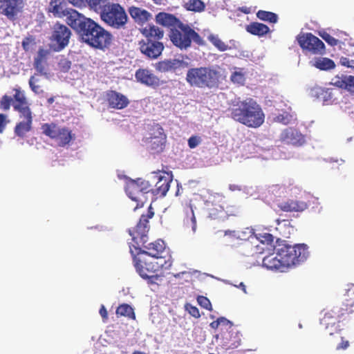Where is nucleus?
Listing matches in <instances>:
<instances>
[{
  "label": "nucleus",
  "instance_id": "1",
  "mask_svg": "<svg viewBox=\"0 0 354 354\" xmlns=\"http://www.w3.org/2000/svg\"><path fill=\"white\" fill-rule=\"evenodd\" d=\"M71 28L83 42L93 48L103 50L112 42L113 37L109 31L82 13Z\"/></svg>",
  "mask_w": 354,
  "mask_h": 354
},
{
  "label": "nucleus",
  "instance_id": "2",
  "mask_svg": "<svg viewBox=\"0 0 354 354\" xmlns=\"http://www.w3.org/2000/svg\"><path fill=\"white\" fill-rule=\"evenodd\" d=\"M229 115L235 121L249 127L259 128L265 121V114L261 106L252 98L232 100L227 109Z\"/></svg>",
  "mask_w": 354,
  "mask_h": 354
},
{
  "label": "nucleus",
  "instance_id": "3",
  "mask_svg": "<svg viewBox=\"0 0 354 354\" xmlns=\"http://www.w3.org/2000/svg\"><path fill=\"white\" fill-rule=\"evenodd\" d=\"M133 264L137 272L144 279L147 280L149 285L158 284L161 276L157 272L162 269H169L172 264L171 257L167 259H145L140 260L136 257H133Z\"/></svg>",
  "mask_w": 354,
  "mask_h": 354
},
{
  "label": "nucleus",
  "instance_id": "4",
  "mask_svg": "<svg viewBox=\"0 0 354 354\" xmlns=\"http://www.w3.org/2000/svg\"><path fill=\"white\" fill-rule=\"evenodd\" d=\"M169 37L171 43L180 50H187L189 48L192 41L198 45L204 44L201 36L189 25L183 22L176 28L169 30Z\"/></svg>",
  "mask_w": 354,
  "mask_h": 354
},
{
  "label": "nucleus",
  "instance_id": "5",
  "mask_svg": "<svg viewBox=\"0 0 354 354\" xmlns=\"http://www.w3.org/2000/svg\"><path fill=\"white\" fill-rule=\"evenodd\" d=\"M278 257L281 258L286 270L304 262L308 256V247L306 244L290 245L282 243L278 245Z\"/></svg>",
  "mask_w": 354,
  "mask_h": 354
},
{
  "label": "nucleus",
  "instance_id": "6",
  "mask_svg": "<svg viewBox=\"0 0 354 354\" xmlns=\"http://www.w3.org/2000/svg\"><path fill=\"white\" fill-rule=\"evenodd\" d=\"M218 71L210 67L192 68L187 71V82L198 88H212L218 84Z\"/></svg>",
  "mask_w": 354,
  "mask_h": 354
},
{
  "label": "nucleus",
  "instance_id": "7",
  "mask_svg": "<svg viewBox=\"0 0 354 354\" xmlns=\"http://www.w3.org/2000/svg\"><path fill=\"white\" fill-rule=\"evenodd\" d=\"M151 191V183L149 180L142 178L129 180L126 185L125 192L127 196L137 203L135 209L143 207L147 201V194Z\"/></svg>",
  "mask_w": 354,
  "mask_h": 354
},
{
  "label": "nucleus",
  "instance_id": "8",
  "mask_svg": "<svg viewBox=\"0 0 354 354\" xmlns=\"http://www.w3.org/2000/svg\"><path fill=\"white\" fill-rule=\"evenodd\" d=\"M100 15L105 24L116 29L124 28L128 19L125 10L118 3H109Z\"/></svg>",
  "mask_w": 354,
  "mask_h": 354
},
{
  "label": "nucleus",
  "instance_id": "9",
  "mask_svg": "<svg viewBox=\"0 0 354 354\" xmlns=\"http://www.w3.org/2000/svg\"><path fill=\"white\" fill-rule=\"evenodd\" d=\"M154 216L151 205L148 208L146 214H142L135 227L129 229V234L132 237L133 245L136 249H140V245L147 243V234L149 230V220Z\"/></svg>",
  "mask_w": 354,
  "mask_h": 354
},
{
  "label": "nucleus",
  "instance_id": "10",
  "mask_svg": "<svg viewBox=\"0 0 354 354\" xmlns=\"http://www.w3.org/2000/svg\"><path fill=\"white\" fill-rule=\"evenodd\" d=\"M41 129L42 133L57 142L59 147H64L75 138V135L68 128L58 127L53 122L44 123Z\"/></svg>",
  "mask_w": 354,
  "mask_h": 354
},
{
  "label": "nucleus",
  "instance_id": "11",
  "mask_svg": "<svg viewBox=\"0 0 354 354\" xmlns=\"http://www.w3.org/2000/svg\"><path fill=\"white\" fill-rule=\"evenodd\" d=\"M66 5L65 0H50L46 11L55 17H66L65 21L71 27L81 13L73 8H66Z\"/></svg>",
  "mask_w": 354,
  "mask_h": 354
},
{
  "label": "nucleus",
  "instance_id": "12",
  "mask_svg": "<svg viewBox=\"0 0 354 354\" xmlns=\"http://www.w3.org/2000/svg\"><path fill=\"white\" fill-rule=\"evenodd\" d=\"M241 334L232 322L223 317V348H237L241 344Z\"/></svg>",
  "mask_w": 354,
  "mask_h": 354
},
{
  "label": "nucleus",
  "instance_id": "13",
  "mask_svg": "<svg viewBox=\"0 0 354 354\" xmlns=\"http://www.w3.org/2000/svg\"><path fill=\"white\" fill-rule=\"evenodd\" d=\"M352 306L353 304L349 305L350 307H348V305L345 306L344 304L334 306L325 313L321 319V324L328 328L329 326H334L337 323L344 321L352 313Z\"/></svg>",
  "mask_w": 354,
  "mask_h": 354
},
{
  "label": "nucleus",
  "instance_id": "14",
  "mask_svg": "<svg viewBox=\"0 0 354 354\" xmlns=\"http://www.w3.org/2000/svg\"><path fill=\"white\" fill-rule=\"evenodd\" d=\"M297 40L303 50H307L314 55L325 53L324 42L310 32L299 35Z\"/></svg>",
  "mask_w": 354,
  "mask_h": 354
},
{
  "label": "nucleus",
  "instance_id": "15",
  "mask_svg": "<svg viewBox=\"0 0 354 354\" xmlns=\"http://www.w3.org/2000/svg\"><path fill=\"white\" fill-rule=\"evenodd\" d=\"M14 102L13 109L19 113V116L21 120L33 121L32 112L30 107V104L23 91L19 88L14 89Z\"/></svg>",
  "mask_w": 354,
  "mask_h": 354
},
{
  "label": "nucleus",
  "instance_id": "16",
  "mask_svg": "<svg viewBox=\"0 0 354 354\" xmlns=\"http://www.w3.org/2000/svg\"><path fill=\"white\" fill-rule=\"evenodd\" d=\"M149 136L147 140L150 149L154 153L162 152L167 140L163 128L159 124H154L149 129Z\"/></svg>",
  "mask_w": 354,
  "mask_h": 354
},
{
  "label": "nucleus",
  "instance_id": "17",
  "mask_svg": "<svg viewBox=\"0 0 354 354\" xmlns=\"http://www.w3.org/2000/svg\"><path fill=\"white\" fill-rule=\"evenodd\" d=\"M72 32L66 25L57 22L53 25L50 40L57 45V50L64 49L69 43Z\"/></svg>",
  "mask_w": 354,
  "mask_h": 354
},
{
  "label": "nucleus",
  "instance_id": "18",
  "mask_svg": "<svg viewBox=\"0 0 354 354\" xmlns=\"http://www.w3.org/2000/svg\"><path fill=\"white\" fill-rule=\"evenodd\" d=\"M171 180V178L165 176V173L163 174L160 172L154 173L149 180L151 183L150 193L156 196H165L169 189Z\"/></svg>",
  "mask_w": 354,
  "mask_h": 354
},
{
  "label": "nucleus",
  "instance_id": "19",
  "mask_svg": "<svg viewBox=\"0 0 354 354\" xmlns=\"http://www.w3.org/2000/svg\"><path fill=\"white\" fill-rule=\"evenodd\" d=\"M138 45L140 52L151 59L158 58L165 48L163 43L156 40L142 39Z\"/></svg>",
  "mask_w": 354,
  "mask_h": 354
},
{
  "label": "nucleus",
  "instance_id": "20",
  "mask_svg": "<svg viewBox=\"0 0 354 354\" xmlns=\"http://www.w3.org/2000/svg\"><path fill=\"white\" fill-rule=\"evenodd\" d=\"M137 82L147 86L156 88L165 83L148 68H138L135 73Z\"/></svg>",
  "mask_w": 354,
  "mask_h": 354
},
{
  "label": "nucleus",
  "instance_id": "21",
  "mask_svg": "<svg viewBox=\"0 0 354 354\" xmlns=\"http://www.w3.org/2000/svg\"><path fill=\"white\" fill-rule=\"evenodd\" d=\"M139 253L145 254L151 257L153 259L160 260L166 259L164 256L165 251V244L162 240H157L154 242L144 243L140 245Z\"/></svg>",
  "mask_w": 354,
  "mask_h": 354
},
{
  "label": "nucleus",
  "instance_id": "22",
  "mask_svg": "<svg viewBox=\"0 0 354 354\" xmlns=\"http://www.w3.org/2000/svg\"><path fill=\"white\" fill-rule=\"evenodd\" d=\"M106 97L109 106L112 109H122L129 104V99L124 95L115 91H108Z\"/></svg>",
  "mask_w": 354,
  "mask_h": 354
},
{
  "label": "nucleus",
  "instance_id": "23",
  "mask_svg": "<svg viewBox=\"0 0 354 354\" xmlns=\"http://www.w3.org/2000/svg\"><path fill=\"white\" fill-rule=\"evenodd\" d=\"M280 138L283 142L295 146H301L306 141L304 136L297 130L292 128H288L283 130L281 133Z\"/></svg>",
  "mask_w": 354,
  "mask_h": 354
},
{
  "label": "nucleus",
  "instance_id": "24",
  "mask_svg": "<svg viewBox=\"0 0 354 354\" xmlns=\"http://www.w3.org/2000/svg\"><path fill=\"white\" fill-rule=\"evenodd\" d=\"M0 12L8 19H13L19 11L22 0H0Z\"/></svg>",
  "mask_w": 354,
  "mask_h": 354
},
{
  "label": "nucleus",
  "instance_id": "25",
  "mask_svg": "<svg viewBox=\"0 0 354 354\" xmlns=\"http://www.w3.org/2000/svg\"><path fill=\"white\" fill-rule=\"evenodd\" d=\"M185 62L180 59H166L157 62L155 68L160 73L175 71L176 69L183 67Z\"/></svg>",
  "mask_w": 354,
  "mask_h": 354
},
{
  "label": "nucleus",
  "instance_id": "26",
  "mask_svg": "<svg viewBox=\"0 0 354 354\" xmlns=\"http://www.w3.org/2000/svg\"><path fill=\"white\" fill-rule=\"evenodd\" d=\"M277 207L280 210L286 212H301L308 208V205L303 201L288 199L286 201L277 203Z\"/></svg>",
  "mask_w": 354,
  "mask_h": 354
},
{
  "label": "nucleus",
  "instance_id": "27",
  "mask_svg": "<svg viewBox=\"0 0 354 354\" xmlns=\"http://www.w3.org/2000/svg\"><path fill=\"white\" fill-rule=\"evenodd\" d=\"M331 84L336 87L347 91L351 95L354 96V76L336 75L332 79Z\"/></svg>",
  "mask_w": 354,
  "mask_h": 354
},
{
  "label": "nucleus",
  "instance_id": "28",
  "mask_svg": "<svg viewBox=\"0 0 354 354\" xmlns=\"http://www.w3.org/2000/svg\"><path fill=\"white\" fill-rule=\"evenodd\" d=\"M156 21L157 24L166 27L171 30L176 28L182 21L172 14L167 12H159L156 16Z\"/></svg>",
  "mask_w": 354,
  "mask_h": 354
},
{
  "label": "nucleus",
  "instance_id": "29",
  "mask_svg": "<svg viewBox=\"0 0 354 354\" xmlns=\"http://www.w3.org/2000/svg\"><path fill=\"white\" fill-rule=\"evenodd\" d=\"M130 16L138 24L142 25L151 18V14L146 10L131 6L129 8Z\"/></svg>",
  "mask_w": 354,
  "mask_h": 354
},
{
  "label": "nucleus",
  "instance_id": "30",
  "mask_svg": "<svg viewBox=\"0 0 354 354\" xmlns=\"http://www.w3.org/2000/svg\"><path fill=\"white\" fill-rule=\"evenodd\" d=\"M281 260V258L278 257L277 253L276 256L273 254L268 255L263 259V266L269 270L285 272L286 270Z\"/></svg>",
  "mask_w": 354,
  "mask_h": 354
},
{
  "label": "nucleus",
  "instance_id": "31",
  "mask_svg": "<svg viewBox=\"0 0 354 354\" xmlns=\"http://www.w3.org/2000/svg\"><path fill=\"white\" fill-rule=\"evenodd\" d=\"M144 39L160 41L164 37V31L154 25H148L141 30Z\"/></svg>",
  "mask_w": 354,
  "mask_h": 354
},
{
  "label": "nucleus",
  "instance_id": "32",
  "mask_svg": "<svg viewBox=\"0 0 354 354\" xmlns=\"http://www.w3.org/2000/svg\"><path fill=\"white\" fill-rule=\"evenodd\" d=\"M32 129V121L20 120L16 123L14 128L15 135L20 138H24Z\"/></svg>",
  "mask_w": 354,
  "mask_h": 354
},
{
  "label": "nucleus",
  "instance_id": "33",
  "mask_svg": "<svg viewBox=\"0 0 354 354\" xmlns=\"http://www.w3.org/2000/svg\"><path fill=\"white\" fill-rule=\"evenodd\" d=\"M245 30L248 32L259 37H263L270 32L267 25L259 22L250 23L246 26Z\"/></svg>",
  "mask_w": 354,
  "mask_h": 354
},
{
  "label": "nucleus",
  "instance_id": "34",
  "mask_svg": "<svg viewBox=\"0 0 354 354\" xmlns=\"http://www.w3.org/2000/svg\"><path fill=\"white\" fill-rule=\"evenodd\" d=\"M116 315L118 317L123 316L132 319H136L133 308L127 304H122L120 305L116 309Z\"/></svg>",
  "mask_w": 354,
  "mask_h": 354
},
{
  "label": "nucleus",
  "instance_id": "35",
  "mask_svg": "<svg viewBox=\"0 0 354 354\" xmlns=\"http://www.w3.org/2000/svg\"><path fill=\"white\" fill-rule=\"evenodd\" d=\"M183 6L187 10L194 12H203L205 8V3L201 0H189Z\"/></svg>",
  "mask_w": 354,
  "mask_h": 354
},
{
  "label": "nucleus",
  "instance_id": "36",
  "mask_svg": "<svg viewBox=\"0 0 354 354\" xmlns=\"http://www.w3.org/2000/svg\"><path fill=\"white\" fill-rule=\"evenodd\" d=\"M313 65L320 70H330L335 67V62L332 59L326 57L316 59Z\"/></svg>",
  "mask_w": 354,
  "mask_h": 354
},
{
  "label": "nucleus",
  "instance_id": "37",
  "mask_svg": "<svg viewBox=\"0 0 354 354\" xmlns=\"http://www.w3.org/2000/svg\"><path fill=\"white\" fill-rule=\"evenodd\" d=\"M86 3L91 10L100 13L110 2L109 0H86Z\"/></svg>",
  "mask_w": 354,
  "mask_h": 354
},
{
  "label": "nucleus",
  "instance_id": "38",
  "mask_svg": "<svg viewBox=\"0 0 354 354\" xmlns=\"http://www.w3.org/2000/svg\"><path fill=\"white\" fill-rule=\"evenodd\" d=\"M257 17L261 21H268L272 24H275L278 21V16L277 14L260 10L257 12Z\"/></svg>",
  "mask_w": 354,
  "mask_h": 354
},
{
  "label": "nucleus",
  "instance_id": "39",
  "mask_svg": "<svg viewBox=\"0 0 354 354\" xmlns=\"http://www.w3.org/2000/svg\"><path fill=\"white\" fill-rule=\"evenodd\" d=\"M236 238H238L239 243L240 241H245L250 240L254 235V232L252 228L246 227L245 229L236 230Z\"/></svg>",
  "mask_w": 354,
  "mask_h": 354
},
{
  "label": "nucleus",
  "instance_id": "40",
  "mask_svg": "<svg viewBox=\"0 0 354 354\" xmlns=\"http://www.w3.org/2000/svg\"><path fill=\"white\" fill-rule=\"evenodd\" d=\"M223 237L226 245L233 247L239 244L238 238H236V230L225 231Z\"/></svg>",
  "mask_w": 354,
  "mask_h": 354
},
{
  "label": "nucleus",
  "instance_id": "41",
  "mask_svg": "<svg viewBox=\"0 0 354 354\" xmlns=\"http://www.w3.org/2000/svg\"><path fill=\"white\" fill-rule=\"evenodd\" d=\"M45 55L46 53L44 50L40 49L38 51L37 56L35 58L34 60V67L39 73H43L44 71V66L43 63Z\"/></svg>",
  "mask_w": 354,
  "mask_h": 354
},
{
  "label": "nucleus",
  "instance_id": "42",
  "mask_svg": "<svg viewBox=\"0 0 354 354\" xmlns=\"http://www.w3.org/2000/svg\"><path fill=\"white\" fill-rule=\"evenodd\" d=\"M184 224L187 228H191L192 232H196V220L194 213V211L192 209L190 211V214H187L186 218L184 219Z\"/></svg>",
  "mask_w": 354,
  "mask_h": 354
},
{
  "label": "nucleus",
  "instance_id": "43",
  "mask_svg": "<svg viewBox=\"0 0 354 354\" xmlns=\"http://www.w3.org/2000/svg\"><path fill=\"white\" fill-rule=\"evenodd\" d=\"M254 236L263 244L272 245L274 241L272 234L267 232L254 233Z\"/></svg>",
  "mask_w": 354,
  "mask_h": 354
},
{
  "label": "nucleus",
  "instance_id": "44",
  "mask_svg": "<svg viewBox=\"0 0 354 354\" xmlns=\"http://www.w3.org/2000/svg\"><path fill=\"white\" fill-rule=\"evenodd\" d=\"M13 102L14 97L12 98L11 96L4 95L2 96L0 100V107L3 111H8L10 109L11 105H12Z\"/></svg>",
  "mask_w": 354,
  "mask_h": 354
},
{
  "label": "nucleus",
  "instance_id": "45",
  "mask_svg": "<svg viewBox=\"0 0 354 354\" xmlns=\"http://www.w3.org/2000/svg\"><path fill=\"white\" fill-rule=\"evenodd\" d=\"M335 339L336 340H340V342L336 346V350H346L348 348L349 342L342 337L339 333H336Z\"/></svg>",
  "mask_w": 354,
  "mask_h": 354
},
{
  "label": "nucleus",
  "instance_id": "46",
  "mask_svg": "<svg viewBox=\"0 0 354 354\" xmlns=\"http://www.w3.org/2000/svg\"><path fill=\"white\" fill-rule=\"evenodd\" d=\"M35 39L32 36H28L25 37L21 43L23 49L25 51H29L32 45L35 44Z\"/></svg>",
  "mask_w": 354,
  "mask_h": 354
},
{
  "label": "nucleus",
  "instance_id": "47",
  "mask_svg": "<svg viewBox=\"0 0 354 354\" xmlns=\"http://www.w3.org/2000/svg\"><path fill=\"white\" fill-rule=\"evenodd\" d=\"M197 301L201 307H203L207 310L211 309V306H212L211 303H210L209 300L206 297L198 296L197 297Z\"/></svg>",
  "mask_w": 354,
  "mask_h": 354
},
{
  "label": "nucleus",
  "instance_id": "48",
  "mask_svg": "<svg viewBox=\"0 0 354 354\" xmlns=\"http://www.w3.org/2000/svg\"><path fill=\"white\" fill-rule=\"evenodd\" d=\"M321 37L326 42L332 46H336L338 43V40L337 39L327 32H324L321 35Z\"/></svg>",
  "mask_w": 354,
  "mask_h": 354
},
{
  "label": "nucleus",
  "instance_id": "49",
  "mask_svg": "<svg viewBox=\"0 0 354 354\" xmlns=\"http://www.w3.org/2000/svg\"><path fill=\"white\" fill-rule=\"evenodd\" d=\"M231 80L234 83H237L239 84H243L245 82V77L243 73L240 72H234L231 75Z\"/></svg>",
  "mask_w": 354,
  "mask_h": 354
},
{
  "label": "nucleus",
  "instance_id": "50",
  "mask_svg": "<svg viewBox=\"0 0 354 354\" xmlns=\"http://www.w3.org/2000/svg\"><path fill=\"white\" fill-rule=\"evenodd\" d=\"M185 309L194 317H195V318L200 317L201 315H200L199 310L196 306H194L192 304H187L185 305Z\"/></svg>",
  "mask_w": 354,
  "mask_h": 354
},
{
  "label": "nucleus",
  "instance_id": "51",
  "mask_svg": "<svg viewBox=\"0 0 354 354\" xmlns=\"http://www.w3.org/2000/svg\"><path fill=\"white\" fill-rule=\"evenodd\" d=\"M201 142V138L197 136H192L188 139V146L190 149L196 148Z\"/></svg>",
  "mask_w": 354,
  "mask_h": 354
},
{
  "label": "nucleus",
  "instance_id": "52",
  "mask_svg": "<svg viewBox=\"0 0 354 354\" xmlns=\"http://www.w3.org/2000/svg\"><path fill=\"white\" fill-rule=\"evenodd\" d=\"M29 85H30V87L31 88V90L37 93V94H39V93H43V90H41L40 88V86L39 85H36L35 84V77L34 76H31L29 79Z\"/></svg>",
  "mask_w": 354,
  "mask_h": 354
},
{
  "label": "nucleus",
  "instance_id": "53",
  "mask_svg": "<svg viewBox=\"0 0 354 354\" xmlns=\"http://www.w3.org/2000/svg\"><path fill=\"white\" fill-rule=\"evenodd\" d=\"M71 62L66 59H62L59 62V67L63 72H67L71 68Z\"/></svg>",
  "mask_w": 354,
  "mask_h": 354
},
{
  "label": "nucleus",
  "instance_id": "54",
  "mask_svg": "<svg viewBox=\"0 0 354 354\" xmlns=\"http://www.w3.org/2000/svg\"><path fill=\"white\" fill-rule=\"evenodd\" d=\"M209 40L219 50H221V41L217 36H214L213 35H210L209 37Z\"/></svg>",
  "mask_w": 354,
  "mask_h": 354
},
{
  "label": "nucleus",
  "instance_id": "55",
  "mask_svg": "<svg viewBox=\"0 0 354 354\" xmlns=\"http://www.w3.org/2000/svg\"><path fill=\"white\" fill-rule=\"evenodd\" d=\"M8 122V121L6 120V115L3 113H0V133L3 132Z\"/></svg>",
  "mask_w": 354,
  "mask_h": 354
},
{
  "label": "nucleus",
  "instance_id": "56",
  "mask_svg": "<svg viewBox=\"0 0 354 354\" xmlns=\"http://www.w3.org/2000/svg\"><path fill=\"white\" fill-rule=\"evenodd\" d=\"M340 63L344 66L354 68V60H350L347 57H342L340 59Z\"/></svg>",
  "mask_w": 354,
  "mask_h": 354
},
{
  "label": "nucleus",
  "instance_id": "57",
  "mask_svg": "<svg viewBox=\"0 0 354 354\" xmlns=\"http://www.w3.org/2000/svg\"><path fill=\"white\" fill-rule=\"evenodd\" d=\"M99 313L104 320H106L108 319V313L104 305L101 306Z\"/></svg>",
  "mask_w": 354,
  "mask_h": 354
},
{
  "label": "nucleus",
  "instance_id": "58",
  "mask_svg": "<svg viewBox=\"0 0 354 354\" xmlns=\"http://www.w3.org/2000/svg\"><path fill=\"white\" fill-rule=\"evenodd\" d=\"M86 2V0H71V2L74 6H78L80 5L83 2Z\"/></svg>",
  "mask_w": 354,
  "mask_h": 354
},
{
  "label": "nucleus",
  "instance_id": "59",
  "mask_svg": "<svg viewBox=\"0 0 354 354\" xmlns=\"http://www.w3.org/2000/svg\"><path fill=\"white\" fill-rule=\"evenodd\" d=\"M221 321V317H219L217 319V320L216 322H213L212 324H211V326L212 328H216L218 327L220 322Z\"/></svg>",
  "mask_w": 354,
  "mask_h": 354
},
{
  "label": "nucleus",
  "instance_id": "60",
  "mask_svg": "<svg viewBox=\"0 0 354 354\" xmlns=\"http://www.w3.org/2000/svg\"><path fill=\"white\" fill-rule=\"evenodd\" d=\"M237 287L241 288V290L243 291L244 293L247 292H246V287H245V284L243 282H241Z\"/></svg>",
  "mask_w": 354,
  "mask_h": 354
},
{
  "label": "nucleus",
  "instance_id": "61",
  "mask_svg": "<svg viewBox=\"0 0 354 354\" xmlns=\"http://www.w3.org/2000/svg\"><path fill=\"white\" fill-rule=\"evenodd\" d=\"M55 101V97H49L48 100H47V102L49 104H51L54 102Z\"/></svg>",
  "mask_w": 354,
  "mask_h": 354
},
{
  "label": "nucleus",
  "instance_id": "62",
  "mask_svg": "<svg viewBox=\"0 0 354 354\" xmlns=\"http://www.w3.org/2000/svg\"><path fill=\"white\" fill-rule=\"evenodd\" d=\"M132 354H145V353L140 352V351H135Z\"/></svg>",
  "mask_w": 354,
  "mask_h": 354
},
{
  "label": "nucleus",
  "instance_id": "63",
  "mask_svg": "<svg viewBox=\"0 0 354 354\" xmlns=\"http://www.w3.org/2000/svg\"><path fill=\"white\" fill-rule=\"evenodd\" d=\"M156 3H160L162 0H153Z\"/></svg>",
  "mask_w": 354,
  "mask_h": 354
},
{
  "label": "nucleus",
  "instance_id": "64",
  "mask_svg": "<svg viewBox=\"0 0 354 354\" xmlns=\"http://www.w3.org/2000/svg\"><path fill=\"white\" fill-rule=\"evenodd\" d=\"M226 49V48L224 46V45L223 44V48H222V50H225Z\"/></svg>",
  "mask_w": 354,
  "mask_h": 354
}]
</instances>
